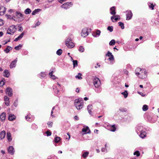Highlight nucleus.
<instances>
[{"label": "nucleus", "mask_w": 159, "mask_h": 159, "mask_svg": "<svg viewBox=\"0 0 159 159\" xmlns=\"http://www.w3.org/2000/svg\"><path fill=\"white\" fill-rule=\"evenodd\" d=\"M135 74L138 77L141 79H144L147 77V73L144 69L138 68L135 70Z\"/></svg>", "instance_id": "1"}, {"label": "nucleus", "mask_w": 159, "mask_h": 159, "mask_svg": "<svg viewBox=\"0 0 159 159\" xmlns=\"http://www.w3.org/2000/svg\"><path fill=\"white\" fill-rule=\"evenodd\" d=\"M74 104L78 110H80L83 108V102L79 99H75L74 101Z\"/></svg>", "instance_id": "2"}, {"label": "nucleus", "mask_w": 159, "mask_h": 159, "mask_svg": "<svg viewBox=\"0 0 159 159\" xmlns=\"http://www.w3.org/2000/svg\"><path fill=\"white\" fill-rule=\"evenodd\" d=\"M16 28L15 25H12L9 27L7 30V33L9 34L12 35L16 31Z\"/></svg>", "instance_id": "3"}, {"label": "nucleus", "mask_w": 159, "mask_h": 159, "mask_svg": "<svg viewBox=\"0 0 159 159\" xmlns=\"http://www.w3.org/2000/svg\"><path fill=\"white\" fill-rule=\"evenodd\" d=\"M71 39L70 38H68L66 41V44L69 48H73L74 47L75 44L72 42Z\"/></svg>", "instance_id": "4"}, {"label": "nucleus", "mask_w": 159, "mask_h": 159, "mask_svg": "<svg viewBox=\"0 0 159 159\" xmlns=\"http://www.w3.org/2000/svg\"><path fill=\"white\" fill-rule=\"evenodd\" d=\"M93 84L96 88H98L101 85L100 80L97 78H94L93 79Z\"/></svg>", "instance_id": "5"}, {"label": "nucleus", "mask_w": 159, "mask_h": 159, "mask_svg": "<svg viewBox=\"0 0 159 159\" xmlns=\"http://www.w3.org/2000/svg\"><path fill=\"white\" fill-rule=\"evenodd\" d=\"M72 5V4L71 2H67L62 4L61 6V7L66 9L71 7Z\"/></svg>", "instance_id": "6"}, {"label": "nucleus", "mask_w": 159, "mask_h": 159, "mask_svg": "<svg viewBox=\"0 0 159 159\" xmlns=\"http://www.w3.org/2000/svg\"><path fill=\"white\" fill-rule=\"evenodd\" d=\"M16 14L17 17L19 19V20L21 21L23 20L24 19V17L23 16V15L21 13L17 11L16 12Z\"/></svg>", "instance_id": "7"}, {"label": "nucleus", "mask_w": 159, "mask_h": 159, "mask_svg": "<svg viewBox=\"0 0 159 159\" xmlns=\"http://www.w3.org/2000/svg\"><path fill=\"white\" fill-rule=\"evenodd\" d=\"M81 36L84 37H85L89 34V33L88 31V29L87 28H84L82 29L81 33Z\"/></svg>", "instance_id": "8"}, {"label": "nucleus", "mask_w": 159, "mask_h": 159, "mask_svg": "<svg viewBox=\"0 0 159 159\" xmlns=\"http://www.w3.org/2000/svg\"><path fill=\"white\" fill-rule=\"evenodd\" d=\"M12 90L10 87H7L6 90V93L9 97H11L13 95Z\"/></svg>", "instance_id": "9"}, {"label": "nucleus", "mask_w": 159, "mask_h": 159, "mask_svg": "<svg viewBox=\"0 0 159 159\" xmlns=\"http://www.w3.org/2000/svg\"><path fill=\"white\" fill-rule=\"evenodd\" d=\"M132 14L130 11H127L126 14V19L127 20H130L132 18Z\"/></svg>", "instance_id": "10"}, {"label": "nucleus", "mask_w": 159, "mask_h": 159, "mask_svg": "<svg viewBox=\"0 0 159 159\" xmlns=\"http://www.w3.org/2000/svg\"><path fill=\"white\" fill-rule=\"evenodd\" d=\"M106 55L109 57L108 59L110 61H113L114 60V58L113 55L112 54V53L109 51L106 54Z\"/></svg>", "instance_id": "11"}, {"label": "nucleus", "mask_w": 159, "mask_h": 159, "mask_svg": "<svg viewBox=\"0 0 159 159\" xmlns=\"http://www.w3.org/2000/svg\"><path fill=\"white\" fill-rule=\"evenodd\" d=\"M17 61V58H16L15 60L13 61H12L10 65V68H13L15 67L16 66V63Z\"/></svg>", "instance_id": "12"}, {"label": "nucleus", "mask_w": 159, "mask_h": 159, "mask_svg": "<svg viewBox=\"0 0 159 159\" xmlns=\"http://www.w3.org/2000/svg\"><path fill=\"white\" fill-rule=\"evenodd\" d=\"M6 12V8L4 7H0V15H3Z\"/></svg>", "instance_id": "13"}, {"label": "nucleus", "mask_w": 159, "mask_h": 159, "mask_svg": "<svg viewBox=\"0 0 159 159\" xmlns=\"http://www.w3.org/2000/svg\"><path fill=\"white\" fill-rule=\"evenodd\" d=\"M111 19L112 20V21L114 22V21L113 20V19H114L115 21H116L118 20H120V17L119 15H117L112 16L111 18Z\"/></svg>", "instance_id": "14"}, {"label": "nucleus", "mask_w": 159, "mask_h": 159, "mask_svg": "<svg viewBox=\"0 0 159 159\" xmlns=\"http://www.w3.org/2000/svg\"><path fill=\"white\" fill-rule=\"evenodd\" d=\"M4 101L6 105L8 106L9 105V100L8 97L7 96H5L4 97Z\"/></svg>", "instance_id": "15"}, {"label": "nucleus", "mask_w": 159, "mask_h": 159, "mask_svg": "<svg viewBox=\"0 0 159 159\" xmlns=\"http://www.w3.org/2000/svg\"><path fill=\"white\" fill-rule=\"evenodd\" d=\"M6 117V113L3 112L0 115V119L2 121H3L5 119Z\"/></svg>", "instance_id": "16"}, {"label": "nucleus", "mask_w": 159, "mask_h": 159, "mask_svg": "<svg viewBox=\"0 0 159 159\" xmlns=\"http://www.w3.org/2000/svg\"><path fill=\"white\" fill-rule=\"evenodd\" d=\"M13 150L14 148L12 146H11L9 147V148L8 149V151L9 153L11 154V155H13V154L14 152Z\"/></svg>", "instance_id": "17"}, {"label": "nucleus", "mask_w": 159, "mask_h": 159, "mask_svg": "<svg viewBox=\"0 0 159 159\" xmlns=\"http://www.w3.org/2000/svg\"><path fill=\"white\" fill-rule=\"evenodd\" d=\"M6 135V132L4 130L1 131L0 134V138L1 139H4Z\"/></svg>", "instance_id": "18"}, {"label": "nucleus", "mask_w": 159, "mask_h": 159, "mask_svg": "<svg viewBox=\"0 0 159 159\" xmlns=\"http://www.w3.org/2000/svg\"><path fill=\"white\" fill-rule=\"evenodd\" d=\"M82 131L83 132H87L86 133H90V130L88 126H86L85 128L84 127L82 129Z\"/></svg>", "instance_id": "19"}, {"label": "nucleus", "mask_w": 159, "mask_h": 159, "mask_svg": "<svg viewBox=\"0 0 159 159\" xmlns=\"http://www.w3.org/2000/svg\"><path fill=\"white\" fill-rule=\"evenodd\" d=\"M139 136L142 138H143L145 137L146 136V133L145 131L143 130L141 131Z\"/></svg>", "instance_id": "20"}, {"label": "nucleus", "mask_w": 159, "mask_h": 159, "mask_svg": "<svg viewBox=\"0 0 159 159\" xmlns=\"http://www.w3.org/2000/svg\"><path fill=\"white\" fill-rule=\"evenodd\" d=\"M3 75L4 77L8 78L10 75L9 72L8 70H5L3 72Z\"/></svg>", "instance_id": "21"}, {"label": "nucleus", "mask_w": 159, "mask_h": 159, "mask_svg": "<svg viewBox=\"0 0 159 159\" xmlns=\"http://www.w3.org/2000/svg\"><path fill=\"white\" fill-rule=\"evenodd\" d=\"M16 118V116L14 115H12V114H10L9 115L8 117V120H9L12 121Z\"/></svg>", "instance_id": "22"}, {"label": "nucleus", "mask_w": 159, "mask_h": 159, "mask_svg": "<svg viewBox=\"0 0 159 159\" xmlns=\"http://www.w3.org/2000/svg\"><path fill=\"white\" fill-rule=\"evenodd\" d=\"M7 140L9 141H10L12 140V138H11V134L10 132H7Z\"/></svg>", "instance_id": "23"}, {"label": "nucleus", "mask_w": 159, "mask_h": 159, "mask_svg": "<svg viewBox=\"0 0 159 159\" xmlns=\"http://www.w3.org/2000/svg\"><path fill=\"white\" fill-rule=\"evenodd\" d=\"M24 34V32H22V34H20V35L18 37H17V38H16L15 39V40H14V41H18V40H20V39H21L23 37Z\"/></svg>", "instance_id": "24"}, {"label": "nucleus", "mask_w": 159, "mask_h": 159, "mask_svg": "<svg viewBox=\"0 0 159 159\" xmlns=\"http://www.w3.org/2000/svg\"><path fill=\"white\" fill-rule=\"evenodd\" d=\"M110 10L111 11L110 12V13L111 15H114L116 14V12L115 11V8L114 7H113L111 8Z\"/></svg>", "instance_id": "25"}, {"label": "nucleus", "mask_w": 159, "mask_h": 159, "mask_svg": "<svg viewBox=\"0 0 159 159\" xmlns=\"http://www.w3.org/2000/svg\"><path fill=\"white\" fill-rule=\"evenodd\" d=\"M87 109L89 113L91 114V110L92 109V105H89L87 107Z\"/></svg>", "instance_id": "26"}, {"label": "nucleus", "mask_w": 159, "mask_h": 159, "mask_svg": "<svg viewBox=\"0 0 159 159\" xmlns=\"http://www.w3.org/2000/svg\"><path fill=\"white\" fill-rule=\"evenodd\" d=\"M53 73V71H51V72H50L49 73V75L50 77L53 80L57 78L54 75H52V74Z\"/></svg>", "instance_id": "27"}, {"label": "nucleus", "mask_w": 159, "mask_h": 159, "mask_svg": "<svg viewBox=\"0 0 159 159\" xmlns=\"http://www.w3.org/2000/svg\"><path fill=\"white\" fill-rule=\"evenodd\" d=\"M12 48L9 46H7V48L4 50V51L6 52V53H8L10 50H11Z\"/></svg>", "instance_id": "28"}, {"label": "nucleus", "mask_w": 159, "mask_h": 159, "mask_svg": "<svg viewBox=\"0 0 159 159\" xmlns=\"http://www.w3.org/2000/svg\"><path fill=\"white\" fill-rule=\"evenodd\" d=\"M31 12V10L29 8H27L24 11V13L26 14H29Z\"/></svg>", "instance_id": "29"}, {"label": "nucleus", "mask_w": 159, "mask_h": 159, "mask_svg": "<svg viewBox=\"0 0 159 159\" xmlns=\"http://www.w3.org/2000/svg\"><path fill=\"white\" fill-rule=\"evenodd\" d=\"M6 80L4 78H3L2 80L0 82V86L2 87L5 83Z\"/></svg>", "instance_id": "30"}, {"label": "nucleus", "mask_w": 159, "mask_h": 159, "mask_svg": "<svg viewBox=\"0 0 159 159\" xmlns=\"http://www.w3.org/2000/svg\"><path fill=\"white\" fill-rule=\"evenodd\" d=\"M40 9H36L34 10L32 13V15H35L37 12H39L40 11Z\"/></svg>", "instance_id": "31"}, {"label": "nucleus", "mask_w": 159, "mask_h": 159, "mask_svg": "<svg viewBox=\"0 0 159 159\" xmlns=\"http://www.w3.org/2000/svg\"><path fill=\"white\" fill-rule=\"evenodd\" d=\"M62 50L61 49H59L56 52V53L57 55H58L59 56L61 55L62 53Z\"/></svg>", "instance_id": "32"}, {"label": "nucleus", "mask_w": 159, "mask_h": 159, "mask_svg": "<svg viewBox=\"0 0 159 159\" xmlns=\"http://www.w3.org/2000/svg\"><path fill=\"white\" fill-rule=\"evenodd\" d=\"M121 94L124 95L125 98H126L128 96V93L127 91H125L124 92L122 93Z\"/></svg>", "instance_id": "33"}, {"label": "nucleus", "mask_w": 159, "mask_h": 159, "mask_svg": "<svg viewBox=\"0 0 159 159\" xmlns=\"http://www.w3.org/2000/svg\"><path fill=\"white\" fill-rule=\"evenodd\" d=\"M148 109V107L146 105H144L143 107V110L144 111H146Z\"/></svg>", "instance_id": "34"}, {"label": "nucleus", "mask_w": 159, "mask_h": 159, "mask_svg": "<svg viewBox=\"0 0 159 159\" xmlns=\"http://www.w3.org/2000/svg\"><path fill=\"white\" fill-rule=\"evenodd\" d=\"M22 47V45L21 44H19V45L15 47L14 48L16 50H19Z\"/></svg>", "instance_id": "35"}, {"label": "nucleus", "mask_w": 159, "mask_h": 159, "mask_svg": "<svg viewBox=\"0 0 159 159\" xmlns=\"http://www.w3.org/2000/svg\"><path fill=\"white\" fill-rule=\"evenodd\" d=\"M81 75L82 74L81 73H79L78 74V75H76L75 76V78L80 80L82 79V78L81 77Z\"/></svg>", "instance_id": "36"}, {"label": "nucleus", "mask_w": 159, "mask_h": 159, "mask_svg": "<svg viewBox=\"0 0 159 159\" xmlns=\"http://www.w3.org/2000/svg\"><path fill=\"white\" fill-rule=\"evenodd\" d=\"M74 67H76L78 66V61L77 60L73 61Z\"/></svg>", "instance_id": "37"}, {"label": "nucleus", "mask_w": 159, "mask_h": 159, "mask_svg": "<svg viewBox=\"0 0 159 159\" xmlns=\"http://www.w3.org/2000/svg\"><path fill=\"white\" fill-rule=\"evenodd\" d=\"M115 41L114 39H112L109 42V44L111 46L114 45L115 44Z\"/></svg>", "instance_id": "38"}, {"label": "nucleus", "mask_w": 159, "mask_h": 159, "mask_svg": "<svg viewBox=\"0 0 159 159\" xmlns=\"http://www.w3.org/2000/svg\"><path fill=\"white\" fill-rule=\"evenodd\" d=\"M111 129H110V131H112V132H114L116 131V128L115 127V125H113L111 126Z\"/></svg>", "instance_id": "39"}, {"label": "nucleus", "mask_w": 159, "mask_h": 159, "mask_svg": "<svg viewBox=\"0 0 159 159\" xmlns=\"http://www.w3.org/2000/svg\"><path fill=\"white\" fill-rule=\"evenodd\" d=\"M118 24L121 27V29H123L124 28V24L123 23L120 22H119Z\"/></svg>", "instance_id": "40"}, {"label": "nucleus", "mask_w": 159, "mask_h": 159, "mask_svg": "<svg viewBox=\"0 0 159 159\" xmlns=\"http://www.w3.org/2000/svg\"><path fill=\"white\" fill-rule=\"evenodd\" d=\"M54 139L55 143H57L60 141V138L58 137H56Z\"/></svg>", "instance_id": "41"}, {"label": "nucleus", "mask_w": 159, "mask_h": 159, "mask_svg": "<svg viewBox=\"0 0 159 159\" xmlns=\"http://www.w3.org/2000/svg\"><path fill=\"white\" fill-rule=\"evenodd\" d=\"M89 153L88 152H85L83 154L82 156L83 157L85 158L88 156Z\"/></svg>", "instance_id": "42"}, {"label": "nucleus", "mask_w": 159, "mask_h": 159, "mask_svg": "<svg viewBox=\"0 0 159 159\" xmlns=\"http://www.w3.org/2000/svg\"><path fill=\"white\" fill-rule=\"evenodd\" d=\"M84 50V48L83 46H80L79 47V50L81 52H83Z\"/></svg>", "instance_id": "43"}, {"label": "nucleus", "mask_w": 159, "mask_h": 159, "mask_svg": "<svg viewBox=\"0 0 159 159\" xmlns=\"http://www.w3.org/2000/svg\"><path fill=\"white\" fill-rule=\"evenodd\" d=\"M140 153H139V151H135L134 153V155H136V156L137 157L139 156V155H140Z\"/></svg>", "instance_id": "44"}, {"label": "nucleus", "mask_w": 159, "mask_h": 159, "mask_svg": "<svg viewBox=\"0 0 159 159\" xmlns=\"http://www.w3.org/2000/svg\"><path fill=\"white\" fill-rule=\"evenodd\" d=\"M113 28L112 26H108L107 27V30L110 32H111L113 31Z\"/></svg>", "instance_id": "45"}, {"label": "nucleus", "mask_w": 159, "mask_h": 159, "mask_svg": "<svg viewBox=\"0 0 159 159\" xmlns=\"http://www.w3.org/2000/svg\"><path fill=\"white\" fill-rule=\"evenodd\" d=\"M52 124L53 123L52 122L49 121L48 122L47 124L48 126L50 127H51L52 126Z\"/></svg>", "instance_id": "46"}, {"label": "nucleus", "mask_w": 159, "mask_h": 159, "mask_svg": "<svg viewBox=\"0 0 159 159\" xmlns=\"http://www.w3.org/2000/svg\"><path fill=\"white\" fill-rule=\"evenodd\" d=\"M4 24L3 21L2 19H0V26Z\"/></svg>", "instance_id": "47"}, {"label": "nucleus", "mask_w": 159, "mask_h": 159, "mask_svg": "<svg viewBox=\"0 0 159 159\" xmlns=\"http://www.w3.org/2000/svg\"><path fill=\"white\" fill-rule=\"evenodd\" d=\"M40 22L39 21H37L35 25V26L34 27H35L37 26H39L40 25Z\"/></svg>", "instance_id": "48"}, {"label": "nucleus", "mask_w": 159, "mask_h": 159, "mask_svg": "<svg viewBox=\"0 0 159 159\" xmlns=\"http://www.w3.org/2000/svg\"><path fill=\"white\" fill-rule=\"evenodd\" d=\"M101 32L100 30H98L96 32V34L98 35H99L100 34Z\"/></svg>", "instance_id": "49"}, {"label": "nucleus", "mask_w": 159, "mask_h": 159, "mask_svg": "<svg viewBox=\"0 0 159 159\" xmlns=\"http://www.w3.org/2000/svg\"><path fill=\"white\" fill-rule=\"evenodd\" d=\"M46 133L47 134V136H49L51 135V133L50 132L47 131L46 132Z\"/></svg>", "instance_id": "50"}, {"label": "nucleus", "mask_w": 159, "mask_h": 159, "mask_svg": "<svg viewBox=\"0 0 159 159\" xmlns=\"http://www.w3.org/2000/svg\"><path fill=\"white\" fill-rule=\"evenodd\" d=\"M154 6L152 4H151V5H150L149 6V7L150 8H151L152 10H153L154 9Z\"/></svg>", "instance_id": "51"}, {"label": "nucleus", "mask_w": 159, "mask_h": 159, "mask_svg": "<svg viewBox=\"0 0 159 159\" xmlns=\"http://www.w3.org/2000/svg\"><path fill=\"white\" fill-rule=\"evenodd\" d=\"M14 105L15 107H16L17 106V102L16 101L14 102L13 104Z\"/></svg>", "instance_id": "52"}, {"label": "nucleus", "mask_w": 159, "mask_h": 159, "mask_svg": "<svg viewBox=\"0 0 159 159\" xmlns=\"http://www.w3.org/2000/svg\"><path fill=\"white\" fill-rule=\"evenodd\" d=\"M67 0H60L59 1V2L60 3H62L63 2L66 1Z\"/></svg>", "instance_id": "53"}, {"label": "nucleus", "mask_w": 159, "mask_h": 159, "mask_svg": "<svg viewBox=\"0 0 159 159\" xmlns=\"http://www.w3.org/2000/svg\"><path fill=\"white\" fill-rule=\"evenodd\" d=\"M74 118L76 120H78L79 119V118L78 116H75Z\"/></svg>", "instance_id": "54"}, {"label": "nucleus", "mask_w": 159, "mask_h": 159, "mask_svg": "<svg viewBox=\"0 0 159 159\" xmlns=\"http://www.w3.org/2000/svg\"><path fill=\"white\" fill-rule=\"evenodd\" d=\"M80 90V89L79 88H77L76 89V91L77 93H79Z\"/></svg>", "instance_id": "55"}, {"label": "nucleus", "mask_w": 159, "mask_h": 159, "mask_svg": "<svg viewBox=\"0 0 159 159\" xmlns=\"http://www.w3.org/2000/svg\"><path fill=\"white\" fill-rule=\"evenodd\" d=\"M23 30V28H22L20 26L19 27V30H18L19 31H21Z\"/></svg>", "instance_id": "56"}, {"label": "nucleus", "mask_w": 159, "mask_h": 159, "mask_svg": "<svg viewBox=\"0 0 159 159\" xmlns=\"http://www.w3.org/2000/svg\"><path fill=\"white\" fill-rule=\"evenodd\" d=\"M101 151L103 152H104L105 151V148H102Z\"/></svg>", "instance_id": "57"}, {"label": "nucleus", "mask_w": 159, "mask_h": 159, "mask_svg": "<svg viewBox=\"0 0 159 159\" xmlns=\"http://www.w3.org/2000/svg\"><path fill=\"white\" fill-rule=\"evenodd\" d=\"M139 93L142 96H145V95H144L141 92H139Z\"/></svg>", "instance_id": "58"}, {"label": "nucleus", "mask_w": 159, "mask_h": 159, "mask_svg": "<svg viewBox=\"0 0 159 159\" xmlns=\"http://www.w3.org/2000/svg\"><path fill=\"white\" fill-rule=\"evenodd\" d=\"M3 35V33L2 32H0V37L2 36Z\"/></svg>", "instance_id": "59"}, {"label": "nucleus", "mask_w": 159, "mask_h": 159, "mask_svg": "<svg viewBox=\"0 0 159 159\" xmlns=\"http://www.w3.org/2000/svg\"><path fill=\"white\" fill-rule=\"evenodd\" d=\"M10 41V39H9L8 41H6L5 42V43L3 44V45H5L8 42Z\"/></svg>", "instance_id": "60"}, {"label": "nucleus", "mask_w": 159, "mask_h": 159, "mask_svg": "<svg viewBox=\"0 0 159 159\" xmlns=\"http://www.w3.org/2000/svg\"><path fill=\"white\" fill-rule=\"evenodd\" d=\"M84 99L85 101H87L88 100V98L87 97H85L84 98Z\"/></svg>", "instance_id": "61"}, {"label": "nucleus", "mask_w": 159, "mask_h": 159, "mask_svg": "<svg viewBox=\"0 0 159 159\" xmlns=\"http://www.w3.org/2000/svg\"><path fill=\"white\" fill-rule=\"evenodd\" d=\"M96 151L98 153H99L100 152V150L98 149H96Z\"/></svg>", "instance_id": "62"}, {"label": "nucleus", "mask_w": 159, "mask_h": 159, "mask_svg": "<svg viewBox=\"0 0 159 159\" xmlns=\"http://www.w3.org/2000/svg\"><path fill=\"white\" fill-rule=\"evenodd\" d=\"M41 76H43V77H44V75H45L44 74H43V73H41Z\"/></svg>", "instance_id": "63"}, {"label": "nucleus", "mask_w": 159, "mask_h": 159, "mask_svg": "<svg viewBox=\"0 0 159 159\" xmlns=\"http://www.w3.org/2000/svg\"><path fill=\"white\" fill-rule=\"evenodd\" d=\"M125 86L126 87H129V85L126 84H125Z\"/></svg>", "instance_id": "64"}]
</instances>
